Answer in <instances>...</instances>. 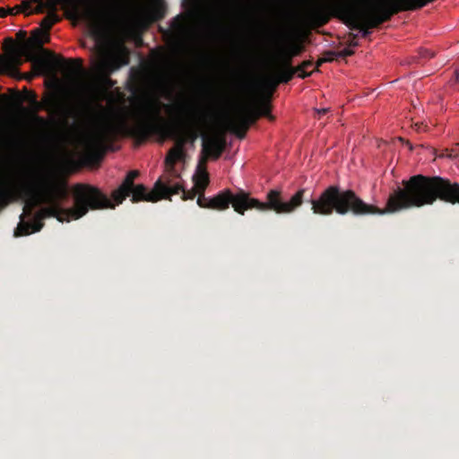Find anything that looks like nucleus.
<instances>
[{
  "label": "nucleus",
  "instance_id": "obj_21",
  "mask_svg": "<svg viewBox=\"0 0 459 459\" xmlns=\"http://www.w3.org/2000/svg\"><path fill=\"white\" fill-rule=\"evenodd\" d=\"M354 54V51L350 48H344L339 52H336V56L337 57H347V56H351Z\"/></svg>",
  "mask_w": 459,
  "mask_h": 459
},
{
  "label": "nucleus",
  "instance_id": "obj_28",
  "mask_svg": "<svg viewBox=\"0 0 459 459\" xmlns=\"http://www.w3.org/2000/svg\"><path fill=\"white\" fill-rule=\"evenodd\" d=\"M328 108H319V109H316V112L319 116H323L325 114H326L328 112Z\"/></svg>",
  "mask_w": 459,
  "mask_h": 459
},
{
  "label": "nucleus",
  "instance_id": "obj_20",
  "mask_svg": "<svg viewBox=\"0 0 459 459\" xmlns=\"http://www.w3.org/2000/svg\"><path fill=\"white\" fill-rule=\"evenodd\" d=\"M46 12H47V10L45 9L43 4L39 3V4H37V5L33 9H31L30 12H28V13H26V16H29L33 13L41 14Z\"/></svg>",
  "mask_w": 459,
  "mask_h": 459
},
{
  "label": "nucleus",
  "instance_id": "obj_31",
  "mask_svg": "<svg viewBox=\"0 0 459 459\" xmlns=\"http://www.w3.org/2000/svg\"><path fill=\"white\" fill-rule=\"evenodd\" d=\"M39 121H40L41 123H44V124L46 123V121H45L43 118H41V117H39Z\"/></svg>",
  "mask_w": 459,
  "mask_h": 459
},
{
  "label": "nucleus",
  "instance_id": "obj_24",
  "mask_svg": "<svg viewBox=\"0 0 459 459\" xmlns=\"http://www.w3.org/2000/svg\"><path fill=\"white\" fill-rule=\"evenodd\" d=\"M349 47H357L359 46L358 40H357V35L353 33L349 34Z\"/></svg>",
  "mask_w": 459,
  "mask_h": 459
},
{
  "label": "nucleus",
  "instance_id": "obj_18",
  "mask_svg": "<svg viewBox=\"0 0 459 459\" xmlns=\"http://www.w3.org/2000/svg\"><path fill=\"white\" fill-rule=\"evenodd\" d=\"M313 65V62L311 60L303 61L299 65L294 67L295 71L299 73V77L306 78L311 74V73H307L306 70Z\"/></svg>",
  "mask_w": 459,
  "mask_h": 459
},
{
  "label": "nucleus",
  "instance_id": "obj_5",
  "mask_svg": "<svg viewBox=\"0 0 459 459\" xmlns=\"http://www.w3.org/2000/svg\"><path fill=\"white\" fill-rule=\"evenodd\" d=\"M47 13H57L61 5L66 19L96 24L95 33L102 36L104 27L116 24V19L137 6L135 0H42Z\"/></svg>",
  "mask_w": 459,
  "mask_h": 459
},
{
  "label": "nucleus",
  "instance_id": "obj_12",
  "mask_svg": "<svg viewBox=\"0 0 459 459\" xmlns=\"http://www.w3.org/2000/svg\"><path fill=\"white\" fill-rule=\"evenodd\" d=\"M17 196L18 193L15 189L0 184V212L15 200Z\"/></svg>",
  "mask_w": 459,
  "mask_h": 459
},
{
  "label": "nucleus",
  "instance_id": "obj_14",
  "mask_svg": "<svg viewBox=\"0 0 459 459\" xmlns=\"http://www.w3.org/2000/svg\"><path fill=\"white\" fill-rule=\"evenodd\" d=\"M296 73L297 72L294 67L291 66V64H289L284 60V67L279 71L278 82L287 83L293 78Z\"/></svg>",
  "mask_w": 459,
  "mask_h": 459
},
{
  "label": "nucleus",
  "instance_id": "obj_30",
  "mask_svg": "<svg viewBox=\"0 0 459 459\" xmlns=\"http://www.w3.org/2000/svg\"><path fill=\"white\" fill-rule=\"evenodd\" d=\"M12 143L14 144L15 146H18L21 144V142L17 139H14L12 141Z\"/></svg>",
  "mask_w": 459,
  "mask_h": 459
},
{
  "label": "nucleus",
  "instance_id": "obj_29",
  "mask_svg": "<svg viewBox=\"0 0 459 459\" xmlns=\"http://www.w3.org/2000/svg\"><path fill=\"white\" fill-rule=\"evenodd\" d=\"M6 10H11V13H9L10 15L17 14V13H16L15 6H14V7H13V8H6Z\"/></svg>",
  "mask_w": 459,
  "mask_h": 459
},
{
  "label": "nucleus",
  "instance_id": "obj_25",
  "mask_svg": "<svg viewBox=\"0 0 459 459\" xmlns=\"http://www.w3.org/2000/svg\"><path fill=\"white\" fill-rule=\"evenodd\" d=\"M336 56V52L328 51L325 53V56L324 58L330 59V62L333 61Z\"/></svg>",
  "mask_w": 459,
  "mask_h": 459
},
{
  "label": "nucleus",
  "instance_id": "obj_13",
  "mask_svg": "<svg viewBox=\"0 0 459 459\" xmlns=\"http://www.w3.org/2000/svg\"><path fill=\"white\" fill-rule=\"evenodd\" d=\"M61 20L57 13L49 12L40 22V30L43 33H47L49 35V30L54 24L58 22Z\"/></svg>",
  "mask_w": 459,
  "mask_h": 459
},
{
  "label": "nucleus",
  "instance_id": "obj_23",
  "mask_svg": "<svg viewBox=\"0 0 459 459\" xmlns=\"http://www.w3.org/2000/svg\"><path fill=\"white\" fill-rule=\"evenodd\" d=\"M77 64L76 65L72 67V70L74 73H82V59H76L74 60Z\"/></svg>",
  "mask_w": 459,
  "mask_h": 459
},
{
  "label": "nucleus",
  "instance_id": "obj_1",
  "mask_svg": "<svg viewBox=\"0 0 459 459\" xmlns=\"http://www.w3.org/2000/svg\"><path fill=\"white\" fill-rule=\"evenodd\" d=\"M402 185L403 187L398 186L390 194L384 209L365 203L353 190H343L337 185L329 186L309 203L313 213L324 216L333 212L355 216L384 215L432 205L437 200L459 204V184L447 178L419 174L403 180Z\"/></svg>",
  "mask_w": 459,
  "mask_h": 459
},
{
  "label": "nucleus",
  "instance_id": "obj_26",
  "mask_svg": "<svg viewBox=\"0 0 459 459\" xmlns=\"http://www.w3.org/2000/svg\"><path fill=\"white\" fill-rule=\"evenodd\" d=\"M8 13H11V10H6L4 7L0 8V18L5 17Z\"/></svg>",
  "mask_w": 459,
  "mask_h": 459
},
{
  "label": "nucleus",
  "instance_id": "obj_22",
  "mask_svg": "<svg viewBox=\"0 0 459 459\" xmlns=\"http://www.w3.org/2000/svg\"><path fill=\"white\" fill-rule=\"evenodd\" d=\"M420 56L421 58L429 59V58L434 57L435 52L432 50L424 48L420 51Z\"/></svg>",
  "mask_w": 459,
  "mask_h": 459
},
{
  "label": "nucleus",
  "instance_id": "obj_3",
  "mask_svg": "<svg viewBox=\"0 0 459 459\" xmlns=\"http://www.w3.org/2000/svg\"><path fill=\"white\" fill-rule=\"evenodd\" d=\"M66 194L65 186L52 182L46 183L41 188V195L43 202L48 206L37 212L32 221H25L24 218L32 216L33 210L37 205L34 200L26 202L23 212L20 215L21 221L14 230V236L22 237L39 232L43 228V220L46 218L54 217L61 222H69L82 218L90 210L113 209L116 206L100 188L88 184L74 186L73 193L74 206L73 208L61 206L60 200L64 199Z\"/></svg>",
  "mask_w": 459,
  "mask_h": 459
},
{
  "label": "nucleus",
  "instance_id": "obj_11",
  "mask_svg": "<svg viewBox=\"0 0 459 459\" xmlns=\"http://www.w3.org/2000/svg\"><path fill=\"white\" fill-rule=\"evenodd\" d=\"M126 57L118 55L105 56L97 64V70L101 73L108 81L109 74L119 69L122 65H127Z\"/></svg>",
  "mask_w": 459,
  "mask_h": 459
},
{
  "label": "nucleus",
  "instance_id": "obj_9",
  "mask_svg": "<svg viewBox=\"0 0 459 459\" xmlns=\"http://www.w3.org/2000/svg\"><path fill=\"white\" fill-rule=\"evenodd\" d=\"M137 6L116 19V24L127 18H134L138 21L156 22L164 16L161 4L151 3L150 0H135Z\"/></svg>",
  "mask_w": 459,
  "mask_h": 459
},
{
  "label": "nucleus",
  "instance_id": "obj_2",
  "mask_svg": "<svg viewBox=\"0 0 459 459\" xmlns=\"http://www.w3.org/2000/svg\"><path fill=\"white\" fill-rule=\"evenodd\" d=\"M180 108L186 112V118L178 126L172 127H164L160 125V108L153 101L146 103V116L137 118L133 125H129L122 117L101 112L97 121L94 137L85 143V158L90 161L100 160L104 154V144L118 136H131L137 144H141L152 135L160 134L177 140L176 147L170 149L165 158V165L172 172L176 162L184 156L186 135L192 141L197 138L196 126L203 117L202 108L194 103L181 105Z\"/></svg>",
  "mask_w": 459,
  "mask_h": 459
},
{
  "label": "nucleus",
  "instance_id": "obj_8",
  "mask_svg": "<svg viewBox=\"0 0 459 459\" xmlns=\"http://www.w3.org/2000/svg\"><path fill=\"white\" fill-rule=\"evenodd\" d=\"M261 117L274 119L271 114L270 94L255 99L252 104L241 106L235 115L239 125H244L246 128H249Z\"/></svg>",
  "mask_w": 459,
  "mask_h": 459
},
{
  "label": "nucleus",
  "instance_id": "obj_10",
  "mask_svg": "<svg viewBox=\"0 0 459 459\" xmlns=\"http://www.w3.org/2000/svg\"><path fill=\"white\" fill-rule=\"evenodd\" d=\"M226 147V139L222 134L204 135L198 169L205 167L209 159L218 160Z\"/></svg>",
  "mask_w": 459,
  "mask_h": 459
},
{
  "label": "nucleus",
  "instance_id": "obj_16",
  "mask_svg": "<svg viewBox=\"0 0 459 459\" xmlns=\"http://www.w3.org/2000/svg\"><path fill=\"white\" fill-rule=\"evenodd\" d=\"M231 126L233 133L239 139H243L246 136L248 128H246L244 125H239L238 120L235 117L231 121Z\"/></svg>",
  "mask_w": 459,
  "mask_h": 459
},
{
  "label": "nucleus",
  "instance_id": "obj_4",
  "mask_svg": "<svg viewBox=\"0 0 459 459\" xmlns=\"http://www.w3.org/2000/svg\"><path fill=\"white\" fill-rule=\"evenodd\" d=\"M203 169L201 178L195 183L194 187L198 193L197 204L201 208H207L218 211H223L232 205L234 211L241 215L246 211L255 209L261 212L273 211L276 213H290L301 206L304 202L305 189L297 191L289 201H284L280 190H270L266 195V201L261 202L253 198L250 195L242 189L233 193L230 189H224L219 192L215 196L208 198L204 196V190L209 185L208 173L205 167Z\"/></svg>",
  "mask_w": 459,
  "mask_h": 459
},
{
  "label": "nucleus",
  "instance_id": "obj_6",
  "mask_svg": "<svg viewBox=\"0 0 459 459\" xmlns=\"http://www.w3.org/2000/svg\"><path fill=\"white\" fill-rule=\"evenodd\" d=\"M16 37L18 42L12 38H6L4 40V50L6 56L0 55V74L20 66L23 58L33 62L43 70L65 63L63 58L56 57L52 52L43 48L45 43L49 42L50 37L43 33L40 29L34 30L30 39H27L25 30H19Z\"/></svg>",
  "mask_w": 459,
  "mask_h": 459
},
{
  "label": "nucleus",
  "instance_id": "obj_7",
  "mask_svg": "<svg viewBox=\"0 0 459 459\" xmlns=\"http://www.w3.org/2000/svg\"><path fill=\"white\" fill-rule=\"evenodd\" d=\"M139 176L137 170H131L127 173L122 184L112 192V199L116 204H122V202L131 195V201L137 203L140 201L157 202L161 199H170L173 195H178L181 189L180 186L175 187H169L165 182L160 178L154 184L153 189L148 191L143 185H134V179Z\"/></svg>",
  "mask_w": 459,
  "mask_h": 459
},
{
  "label": "nucleus",
  "instance_id": "obj_19",
  "mask_svg": "<svg viewBox=\"0 0 459 459\" xmlns=\"http://www.w3.org/2000/svg\"><path fill=\"white\" fill-rule=\"evenodd\" d=\"M16 13H28L31 10V4L29 0H23L21 4L15 5Z\"/></svg>",
  "mask_w": 459,
  "mask_h": 459
},
{
  "label": "nucleus",
  "instance_id": "obj_15",
  "mask_svg": "<svg viewBox=\"0 0 459 459\" xmlns=\"http://www.w3.org/2000/svg\"><path fill=\"white\" fill-rule=\"evenodd\" d=\"M303 49L304 48L300 44H292L289 51L285 53L284 60L287 61L289 64H291L292 57L300 55Z\"/></svg>",
  "mask_w": 459,
  "mask_h": 459
},
{
  "label": "nucleus",
  "instance_id": "obj_17",
  "mask_svg": "<svg viewBox=\"0 0 459 459\" xmlns=\"http://www.w3.org/2000/svg\"><path fill=\"white\" fill-rule=\"evenodd\" d=\"M169 187H175L177 186H180L181 189L178 191V194H179L180 192H182V199L183 200H193L196 195L198 194L196 192V190L195 188H193L191 191H186L184 188H183V186L180 184V183H176L174 184L173 186H170L169 185V182L168 183H165Z\"/></svg>",
  "mask_w": 459,
  "mask_h": 459
},
{
  "label": "nucleus",
  "instance_id": "obj_27",
  "mask_svg": "<svg viewBox=\"0 0 459 459\" xmlns=\"http://www.w3.org/2000/svg\"><path fill=\"white\" fill-rule=\"evenodd\" d=\"M325 62H330V59H326V58H320L316 61V69L322 65V64L325 63Z\"/></svg>",
  "mask_w": 459,
  "mask_h": 459
}]
</instances>
